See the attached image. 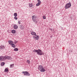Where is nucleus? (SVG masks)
<instances>
[{
  "instance_id": "12",
  "label": "nucleus",
  "mask_w": 77,
  "mask_h": 77,
  "mask_svg": "<svg viewBox=\"0 0 77 77\" xmlns=\"http://www.w3.org/2000/svg\"><path fill=\"white\" fill-rule=\"evenodd\" d=\"M13 27L14 29H18V26L17 25H15Z\"/></svg>"
},
{
  "instance_id": "21",
  "label": "nucleus",
  "mask_w": 77,
  "mask_h": 77,
  "mask_svg": "<svg viewBox=\"0 0 77 77\" xmlns=\"http://www.w3.org/2000/svg\"><path fill=\"white\" fill-rule=\"evenodd\" d=\"M14 17H17V13H15L14 14Z\"/></svg>"
},
{
  "instance_id": "7",
  "label": "nucleus",
  "mask_w": 77,
  "mask_h": 77,
  "mask_svg": "<svg viewBox=\"0 0 77 77\" xmlns=\"http://www.w3.org/2000/svg\"><path fill=\"white\" fill-rule=\"evenodd\" d=\"M33 38H34V39L35 38L36 40H38V39H39V36L36 35H35V36H33Z\"/></svg>"
},
{
  "instance_id": "5",
  "label": "nucleus",
  "mask_w": 77,
  "mask_h": 77,
  "mask_svg": "<svg viewBox=\"0 0 77 77\" xmlns=\"http://www.w3.org/2000/svg\"><path fill=\"white\" fill-rule=\"evenodd\" d=\"M6 56L0 57V60H5L6 59Z\"/></svg>"
},
{
  "instance_id": "8",
  "label": "nucleus",
  "mask_w": 77,
  "mask_h": 77,
  "mask_svg": "<svg viewBox=\"0 0 77 77\" xmlns=\"http://www.w3.org/2000/svg\"><path fill=\"white\" fill-rule=\"evenodd\" d=\"M31 34L32 35V36H36V33L34 32H31Z\"/></svg>"
},
{
  "instance_id": "28",
  "label": "nucleus",
  "mask_w": 77,
  "mask_h": 77,
  "mask_svg": "<svg viewBox=\"0 0 77 77\" xmlns=\"http://www.w3.org/2000/svg\"><path fill=\"white\" fill-rule=\"evenodd\" d=\"M18 42V41H15V44H17Z\"/></svg>"
},
{
  "instance_id": "26",
  "label": "nucleus",
  "mask_w": 77,
  "mask_h": 77,
  "mask_svg": "<svg viewBox=\"0 0 77 77\" xmlns=\"http://www.w3.org/2000/svg\"><path fill=\"white\" fill-rule=\"evenodd\" d=\"M18 24H21V22H20V21H18Z\"/></svg>"
},
{
  "instance_id": "15",
  "label": "nucleus",
  "mask_w": 77,
  "mask_h": 77,
  "mask_svg": "<svg viewBox=\"0 0 77 77\" xmlns=\"http://www.w3.org/2000/svg\"><path fill=\"white\" fill-rule=\"evenodd\" d=\"M20 28L23 30V29H24V27L23 25H20Z\"/></svg>"
},
{
  "instance_id": "19",
  "label": "nucleus",
  "mask_w": 77,
  "mask_h": 77,
  "mask_svg": "<svg viewBox=\"0 0 77 77\" xmlns=\"http://www.w3.org/2000/svg\"><path fill=\"white\" fill-rule=\"evenodd\" d=\"M8 69L7 68H6L5 70V72H8Z\"/></svg>"
},
{
  "instance_id": "20",
  "label": "nucleus",
  "mask_w": 77,
  "mask_h": 77,
  "mask_svg": "<svg viewBox=\"0 0 77 77\" xmlns=\"http://www.w3.org/2000/svg\"><path fill=\"white\" fill-rule=\"evenodd\" d=\"M14 50L15 51H18V48H16L14 49Z\"/></svg>"
},
{
  "instance_id": "2",
  "label": "nucleus",
  "mask_w": 77,
  "mask_h": 77,
  "mask_svg": "<svg viewBox=\"0 0 77 77\" xmlns=\"http://www.w3.org/2000/svg\"><path fill=\"white\" fill-rule=\"evenodd\" d=\"M38 68L39 70L40 71L42 72H43L45 71V70L43 66H39Z\"/></svg>"
},
{
  "instance_id": "23",
  "label": "nucleus",
  "mask_w": 77,
  "mask_h": 77,
  "mask_svg": "<svg viewBox=\"0 0 77 77\" xmlns=\"http://www.w3.org/2000/svg\"><path fill=\"white\" fill-rule=\"evenodd\" d=\"M14 64H13L11 65L10 67L11 68H12V67H14Z\"/></svg>"
},
{
  "instance_id": "24",
  "label": "nucleus",
  "mask_w": 77,
  "mask_h": 77,
  "mask_svg": "<svg viewBox=\"0 0 77 77\" xmlns=\"http://www.w3.org/2000/svg\"><path fill=\"white\" fill-rule=\"evenodd\" d=\"M43 19L45 20V19H46V17L45 16H43Z\"/></svg>"
},
{
  "instance_id": "14",
  "label": "nucleus",
  "mask_w": 77,
  "mask_h": 77,
  "mask_svg": "<svg viewBox=\"0 0 77 77\" xmlns=\"http://www.w3.org/2000/svg\"><path fill=\"white\" fill-rule=\"evenodd\" d=\"M29 8H32V6L33 8V4L31 3L29 4Z\"/></svg>"
},
{
  "instance_id": "18",
  "label": "nucleus",
  "mask_w": 77,
  "mask_h": 77,
  "mask_svg": "<svg viewBox=\"0 0 77 77\" xmlns=\"http://www.w3.org/2000/svg\"><path fill=\"white\" fill-rule=\"evenodd\" d=\"M12 47H13L14 48H15V45H14V43L12 44V45H11Z\"/></svg>"
},
{
  "instance_id": "16",
  "label": "nucleus",
  "mask_w": 77,
  "mask_h": 77,
  "mask_svg": "<svg viewBox=\"0 0 77 77\" xmlns=\"http://www.w3.org/2000/svg\"><path fill=\"white\" fill-rule=\"evenodd\" d=\"M26 62L28 64H30V61L29 60H27Z\"/></svg>"
},
{
  "instance_id": "27",
  "label": "nucleus",
  "mask_w": 77,
  "mask_h": 77,
  "mask_svg": "<svg viewBox=\"0 0 77 77\" xmlns=\"http://www.w3.org/2000/svg\"><path fill=\"white\" fill-rule=\"evenodd\" d=\"M38 2H41V1H40V0H37Z\"/></svg>"
},
{
  "instance_id": "9",
  "label": "nucleus",
  "mask_w": 77,
  "mask_h": 77,
  "mask_svg": "<svg viewBox=\"0 0 77 77\" xmlns=\"http://www.w3.org/2000/svg\"><path fill=\"white\" fill-rule=\"evenodd\" d=\"M6 59L8 60H11L12 57L11 56H6Z\"/></svg>"
},
{
  "instance_id": "13",
  "label": "nucleus",
  "mask_w": 77,
  "mask_h": 77,
  "mask_svg": "<svg viewBox=\"0 0 77 77\" xmlns=\"http://www.w3.org/2000/svg\"><path fill=\"white\" fill-rule=\"evenodd\" d=\"M41 3V2H38V3L36 4V6H39Z\"/></svg>"
},
{
  "instance_id": "17",
  "label": "nucleus",
  "mask_w": 77,
  "mask_h": 77,
  "mask_svg": "<svg viewBox=\"0 0 77 77\" xmlns=\"http://www.w3.org/2000/svg\"><path fill=\"white\" fill-rule=\"evenodd\" d=\"M12 33H15L16 31L15 30H12L11 31Z\"/></svg>"
},
{
  "instance_id": "10",
  "label": "nucleus",
  "mask_w": 77,
  "mask_h": 77,
  "mask_svg": "<svg viewBox=\"0 0 77 77\" xmlns=\"http://www.w3.org/2000/svg\"><path fill=\"white\" fill-rule=\"evenodd\" d=\"M1 49L2 50H4L5 49V47L3 45H1L0 46Z\"/></svg>"
},
{
  "instance_id": "22",
  "label": "nucleus",
  "mask_w": 77,
  "mask_h": 77,
  "mask_svg": "<svg viewBox=\"0 0 77 77\" xmlns=\"http://www.w3.org/2000/svg\"><path fill=\"white\" fill-rule=\"evenodd\" d=\"M5 65V63L2 62L1 63V66H3Z\"/></svg>"
},
{
  "instance_id": "11",
  "label": "nucleus",
  "mask_w": 77,
  "mask_h": 77,
  "mask_svg": "<svg viewBox=\"0 0 77 77\" xmlns=\"http://www.w3.org/2000/svg\"><path fill=\"white\" fill-rule=\"evenodd\" d=\"M8 42L9 44H10V45H12L13 44H14V42H13V41L11 40L8 41Z\"/></svg>"
},
{
  "instance_id": "25",
  "label": "nucleus",
  "mask_w": 77,
  "mask_h": 77,
  "mask_svg": "<svg viewBox=\"0 0 77 77\" xmlns=\"http://www.w3.org/2000/svg\"><path fill=\"white\" fill-rule=\"evenodd\" d=\"M14 19H15V20H17L18 19L17 17H14Z\"/></svg>"
},
{
  "instance_id": "3",
  "label": "nucleus",
  "mask_w": 77,
  "mask_h": 77,
  "mask_svg": "<svg viewBox=\"0 0 77 77\" xmlns=\"http://www.w3.org/2000/svg\"><path fill=\"white\" fill-rule=\"evenodd\" d=\"M38 19V18L36 17L35 16H33L32 17V20L35 23H38V19H36V21H35V19Z\"/></svg>"
},
{
  "instance_id": "29",
  "label": "nucleus",
  "mask_w": 77,
  "mask_h": 77,
  "mask_svg": "<svg viewBox=\"0 0 77 77\" xmlns=\"http://www.w3.org/2000/svg\"><path fill=\"white\" fill-rule=\"evenodd\" d=\"M36 20H38V18H37H37H36V19H35V21H36Z\"/></svg>"
},
{
  "instance_id": "1",
  "label": "nucleus",
  "mask_w": 77,
  "mask_h": 77,
  "mask_svg": "<svg viewBox=\"0 0 77 77\" xmlns=\"http://www.w3.org/2000/svg\"><path fill=\"white\" fill-rule=\"evenodd\" d=\"M33 52H35L37 53V54L38 55H42L43 54V52L40 49H38V50H34L33 51Z\"/></svg>"
},
{
  "instance_id": "4",
  "label": "nucleus",
  "mask_w": 77,
  "mask_h": 77,
  "mask_svg": "<svg viewBox=\"0 0 77 77\" xmlns=\"http://www.w3.org/2000/svg\"><path fill=\"white\" fill-rule=\"evenodd\" d=\"M71 6V2H69V3H68L66 5L65 8V9H68V8H69Z\"/></svg>"
},
{
  "instance_id": "6",
  "label": "nucleus",
  "mask_w": 77,
  "mask_h": 77,
  "mask_svg": "<svg viewBox=\"0 0 77 77\" xmlns=\"http://www.w3.org/2000/svg\"><path fill=\"white\" fill-rule=\"evenodd\" d=\"M22 73L24 74V75H27L28 76H30V73L27 71L23 72Z\"/></svg>"
}]
</instances>
